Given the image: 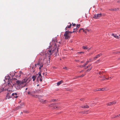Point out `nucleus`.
I'll use <instances>...</instances> for the list:
<instances>
[{"instance_id": "obj_38", "label": "nucleus", "mask_w": 120, "mask_h": 120, "mask_svg": "<svg viewBox=\"0 0 120 120\" xmlns=\"http://www.w3.org/2000/svg\"><path fill=\"white\" fill-rule=\"evenodd\" d=\"M20 105H24V103H21Z\"/></svg>"}, {"instance_id": "obj_54", "label": "nucleus", "mask_w": 120, "mask_h": 120, "mask_svg": "<svg viewBox=\"0 0 120 120\" xmlns=\"http://www.w3.org/2000/svg\"><path fill=\"white\" fill-rule=\"evenodd\" d=\"M80 29L81 30H83V29L82 28H80Z\"/></svg>"}, {"instance_id": "obj_60", "label": "nucleus", "mask_w": 120, "mask_h": 120, "mask_svg": "<svg viewBox=\"0 0 120 120\" xmlns=\"http://www.w3.org/2000/svg\"><path fill=\"white\" fill-rule=\"evenodd\" d=\"M87 112V111H86V112ZM86 112L85 111L83 113H86Z\"/></svg>"}, {"instance_id": "obj_52", "label": "nucleus", "mask_w": 120, "mask_h": 120, "mask_svg": "<svg viewBox=\"0 0 120 120\" xmlns=\"http://www.w3.org/2000/svg\"><path fill=\"white\" fill-rule=\"evenodd\" d=\"M112 78V77H110V78L111 79Z\"/></svg>"}, {"instance_id": "obj_2", "label": "nucleus", "mask_w": 120, "mask_h": 120, "mask_svg": "<svg viewBox=\"0 0 120 120\" xmlns=\"http://www.w3.org/2000/svg\"><path fill=\"white\" fill-rule=\"evenodd\" d=\"M9 79H7L6 80L8 81V86L10 87V88L11 89L13 90L15 89V88L16 89H18L20 88H22L24 87L26 85L25 83L27 82V79H24L22 81L18 80L16 81L17 85L18 86L17 87H16V85H13V86L11 85V82L10 80L9 81Z\"/></svg>"}, {"instance_id": "obj_58", "label": "nucleus", "mask_w": 120, "mask_h": 120, "mask_svg": "<svg viewBox=\"0 0 120 120\" xmlns=\"http://www.w3.org/2000/svg\"><path fill=\"white\" fill-rule=\"evenodd\" d=\"M37 65V64H36L35 65V67H36V65Z\"/></svg>"}, {"instance_id": "obj_9", "label": "nucleus", "mask_w": 120, "mask_h": 120, "mask_svg": "<svg viewBox=\"0 0 120 120\" xmlns=\"http://www.w3.org/2000/svg\"><path fill=\"white\" fill-rule=\"evenodd\" d=\"M81 107L82 108H89V106L88 105H84L81 106Z\"/></svg>"}, {"instance_id": "obj_15", "label": "nucleus", "mask_w": 120, "mask_h": 120, "mask_svg": "<svg viewBox=\"0 0 120 120\" xmlns=\"http://www.w3.org/2000/svg\"><path fill=\"white\" fill-rule=\"evenodd\" d=\"M37 76L35 75H33L32 77V79H33V81H34L35 80V79L36 78Z\"/></svg>"}, {"instance_id": "obj_37", "label": "nucleus", "mask_w": 120, "mask_h": 120, "mask_svg": "<svg viewBox=\"0 0 120 120\" xmlns=\"http://www.w3.org/2000/svg\"><path fill=\"white\" fill-rule=\"evenodd\" d=\"M78 28H77V27H76V28H74V31H75L76 30H78Z\"/></svg>"}, {"instance_id": "obj_12", "label": "nucleus", "mask_w": 120, "mask_h": 120, "mask_svg": "<svg viewBox=\"0 0 120 120\" xmlns=\"http://www.w3.org/2000/svg\"><path fill=\"white\" fill-rule=\"evenodd\" d=\"M40 92V90L39 89H38L36 90L34 92V93H39Z\"/></svg>"}, {"instance_id": "obj_46", "label": "nucleus", "mask_w": 120, "mask_h": 120, "mask_svg": "<svg viewBox=\"0 0 120 120\" xmlns=\"http://www.w3.org/2000/svg\"><path fill=\"white\" fill-rule=\"evenodd\" d=\"M76 25V24L75 23H74L73 24L72 26H75Z\"/></svg>"}, {"instance_id": "obj_55", "label": "nucleus", "mask_w": 120, "mask_h": 120, "mask_svg": "<svg viewBox=\"0 0 120 120\" xmlns=\"http://www.w3.org/2000/svg\"><path fill=\"white\" fill-rule=\"evenodd\" d=\"M81 63H84V62H83V61H81Z\"/></svg>"}, {"instance_id": "obj_42", "label": "nucleus", "mask_w": 120, "mask_h": 120, "mask_svg": "<svg viewBox=\"0 0 120 120\" xmlns=\"http://www.w3.org/2000/svg\"><path fill=\"white\" fill-rule=\"evenodd\" d=\"M101 73L102 72H99L97 74H101Z\"/></svg>"}, {"instance_id": "obj_41", "label": "nucleus", "mask_w": 120, "mask_h": 120, "mask_svg": "<svg viewBox=\"0 0 120 120\" xmlns=\"http://www.w3.org/2000/svg\"><path fill=\"white\" fill-rule=\"evenodd\" d=\"M63 68L64 69H65L66 70L67 69V67H64Z\"/></svg>"}, {"instance_id": "obj_34", "label": "nucleus", "mask_w": 120, "mask_h": 120, "mask_svg": "<svg viewBox=\"0 0 120 120\" xmlns=\"http://www.w3.org/2000/svg\"><path fill=\"white\" fill-rule=\"evenodd\" d=\"M23 112H25V113H29V112H28V111H24Z\"/></svg>"}, {"instance_id": "obj_4", "label": "nucleus", "mask_w": 120, "mask_h": 120, "mask_svg": "<svg viewBox=\"0 0 120 120\" xmlns=\"http://www.w3.org/2000/svg\"><path fill=\"white\" fill-rule=\"evenodd\" d=\"M101 13L95 14L93 18L95 19H98L101 17Z\"/></svg>"}, {"instance_id": "obj_50", "label": "nucleus", "mask_w": 120, "mask_h": 120, "mask_svg": "<svg viewBox=\"0 0 120 120\" xmlns=\"http://www.w3.org/2000/svg\"><path fill=\"white\" fill-rule=\"evenodd\" d=\"M42 79H41V78H40V80L41 82L42 81Z\"/></svg>"}, {"instance_id": "obj_47", "label": "nucleus", "mask_w": 120, "mask_h": 120, "mask_svg": "<svg viewBox=\"0 0 120 120\" xmlns=\"http://www.w3.org/2000/svg\"><path fill=\"white\" fill-rule=\"evenodd\" d=\"M109 79V78H105V79H102V80H105V79Z\"/></svg>"}, {"instance_id": "obj_21", "label": "nucleus", "mask_w": 120, "mask_h": 120, "mask_svg": "<svg viewBox=\"0 0 120 120\" xmlns=\"http://www.w3.org/2000/svg\"><path fill=\"white\" fill-rule=\"evenodd\" d=\"M108 106H111L112 105L111 102H109L107 104Z\"/></svg>"}, {"instance_id": "obj_3", "label": "nucleus", "mask_w": 120, "mask_h": 120, "mask_svg": "<svg viewBox=\"0 0 120 120\" xmlns=\"http://www.w3.org/2000/svg\"><path fill=\"white\" fill-rule=\"evenodd\" d=\"M69 32L67 31L65 33L64 36L65 37V38L66 39H67L70 38V36H69Z\"/></svg>"}, {"instance_id": "obj_13", "label": "nucleus", "mask_w": 120, "mask_h": 120, "mask_svg": "<svg viewBox=\"0 0 120 120\" xmlns=\"http://www.w3.org/2000/svg\"><path fill=\"white\" fill-rule=\"evenodd\" d=\"M68 23L70 24V25L69 26H67V27H66L65 28L66 30H67V28H70L71 27V24L70 23Z\"/></svg>"}, {"instance_id": "obj_26", "label": "nucleus", "mask_w": 120, "mask_h": 120, "mask_svg": "<svg viewBox=\"0 0 120 120\" xmlns=\"http://www.w3.org/2000/svg\"><path fill=\"white\" fill-rule=\"evenodd\" d=\"M27 94L28 95H31L30 94H32V92H31L30 91H29L28 92Z\"/></svg>"}, {"instance_id": "obj_40", "label": "nucleus", "mask_w": 120, "mask_h": 120, "mask_svg": "<svg viewBox=\"0 0 120 120\" xmlns=\"http://www.w3.org/2000/svg\"><path fill=\"white\" fill-rule=\"evenodd\" d=\"M78 53L81 54V53H84V52H78Z\"/></svg>"}, {"instance_id": "obj_61", "label": "nucleus", "mask_w": 120, "mask_h": 120, "mask_svg": "<svg viewBox=\"0 0 120 120\" xmlns=\"http://www.w3.org/2000/svg\"><path fill=\"white\" fill-rule=\"evenodd\" d=\"M100 77H101V78H102L103 77V76H101Z\"/></svg>"}, {"instance_id": "obj_8", "label": "nucleus", "mask_w": 120, "mask_h": 120, "mask_svg": "<svg viewBox=\"0 0 120 120\" xmlns=\"http://www.w3.org/2000/svg\"><path fill=\"white\" fill-rule=\"evenodd\" d=\"M17 94L16 93H13L12 94V95L14 96V97L16 98L18 97V96H17Z\"/></svg>"}, {"instance_id": "obj_45", "label": "nucleus", "mask_w": 120, "mask_h": 120, "mask_svg": "<svg viewBox=\"0 0 120 120\" xmlns=\"http://www.w3.org/2000/svg\"><path fill=\"white\" fill-rule=\"evenodd\" d=\"M83 71V70H82L80 71H79V72L80 73L82 72Z\"/></svg>"}, {"instance_id": "obj_6", "label": "nucleus", "mask_w": 120, "mask_h": 120, "mask_svg": "<svg viewBox=\"0 0 120 120\" xmlns=\"http://www.w3.org/2000/svg\"><path fill=\"white\" fill-rule=\"evenodd\" d=\"M30 95L32 96L33 97L35 98H40L41 97V96H39L37 95L32 94H31Z\"/></svg>"}, {"instance_id": "obj_56", "label": "nucleus", "mask_w": 120, "mask_h": 120, "mask_svg": "<svg viewBox=\"0 0 120 120\" xmlns=\"http://www.w3.org/2000/svg\"><path fill=\"white\" fill-rule=\"evenodd\" d=\"M103 77L104 78H105V75H104Z\"/></svg>"}, {"instance_id": "obj_32", "label": "nucleus", "mask_w": 120, "mask_h": 120, "mask_svg": "<svg viewBox=\"0 0 120 120\" xmlns=\"http://www.w3.org/2000/svg\"><path fill=\"white\" fill-rule=\"evenodd\" d=\"M100 89H99L98 90L96 89V90H94V91H100Z\"/></svg>"}, {"instance_id": "obj_7", "label": "nucleus", "mask_w": 120, "mask_h": 120, "mask_svg": "<svg viewBox=\"0 0 120 120\" xmlns=\"http://www.w3.org/2000/svg\"><path fill=\"white\" fill-rule=\"evenodd\" d=\"M102 55V54L101 53L97 55L96 56L94 57V60H96L97 58L101 56V55Z\"/></svg>"}, {"instance_id": "obj_18", "label": "nucleus", "mask_w": 120, "mask_h": 120, "mask_svg": "<svg viewBox=\"0 0 120 120\" xmlns=\"http://www.w3.org/2000/svg\"><path fill=\"white\" fill-rule=\"evenodd\" d=\"M22 108V107L21 106H18L17 107L16 109H15L16 110H17V109H21V108Z\"/></svg>"}, {"instance_id": "obj_1", "label": "nucleus", "mask_w": 120, "mask_h": 120, "mask_svg": "<svg viewBox=\"0 0 120 120\" xmlns=\"http://www.w3.org/2000/svg\"><path fill=\"white\" fill-rule=\"evenodd\" d=\"M52 41V42H51L50 45H51V46L52 47L54 46V48L51 50L48 51L47 53L48 54L49 56H50L53 53H55L56 56L58 55V47H59V43L57 42L56 38H53Z\"/></svg>"}, {"instance_id": "obj_10", "label": "nucleus", "mask_w": 120, "mask_h": 120, "mask_svg": "<svg viewBox=\"0 0 120 120\" xmlns=\"http://www.w3.org/2000/svg\"><path fill=\"white\" fill-rule=\"evenodd\" d=\"M112 35L115 38H116L118 39H119V37L116 34H112Z\"/></svg>"}, {"instance_id": "obj_11", "label": "nucleus", "mask_w": 120, "mask_h": 120, "mask_svg": "<svg viewBox=\"0 0 120 120\" xmlns=\"http://www.w3.org/2000/svg\"><path fill=\"white\" fill-rule=\"evenodd\" d=\"M63 82V81L62 80H61L58 82L57 83V86H59L61 83Z\"/></svg>"}, {"instance_id": "obj_29", "label": "nucleus", "mask_w": 120, "mask_h": 120, "mask_svg": "<svg viewBox=\"0 0 120 120\" xmlns=\"http://www.w3.org/2000/svg\"><path fill=\"white\" fill-rule=\"evenodd\" d=\"M105 90V89L104 88H102L101 89H100V91H104Z\"/></svg>"}, {"instance_id": "obj_43", "label": "nucleus", "mask_w": 120, "mask_h": 120, "mask_svg": "<svg viewBox=\"0 0 120 120\" xmlns=\"http://www.w3.org/2000/svg\"><path fill=\"white\" fill-rule=\"evenodd\" d=\"M93 54V52H92L91 53H89V55H90V56L91 55Z\"/></svg>"}, {"instance_id": "obj_14", "label": "nucleus", "mask_w": 120, "mask_h": 120, "mask_svg": "<svg viewBox=\"0 0 120 120\" xmlns=\"http://www.w3.org/2000/svg\"><path fill=\"white\" fill-rule=\"evenodd\" d=\"M46 100H44L43 99H41L40 100V101L41 102L43 103H45L46 102Z\"/></svg>"}, {"instance_id": "obj_17", "label": "nucleus", "mask_w": 120, "mask_h": 120, "mask_svg": "<svg viewBox=\"0 0 120 120\" xmlns=\"http://www.w3.org/2000/svg\"><path fill=\"white\" fill-rule=\"evenodd\" d=\"M92 68V66L91 67V68H88L86 72H89Z\"/></svg>"}, {"instance_id": "obj_24", "label": "nucleus", "mask_w": 120, "mask_h": 120, "mask_svg": "<svg viewBox=\"0 0 120 120\" xmlns=\"http://www.w3.org/2000/svg\"><path fill=\"white\" fill-rule=\"evenodd\" d=\"M7 97L8 99H9V98H11V96H8V94L7 96Z\"/></svg>"}, {"instance_id": "obj_49", "label": "nucleus", "mask_w": 120, "mask_h": 120, "mask_svg": "<svg viewBox=\"0 0 120 120\" xmlns=\"http://www.w3.org/2000/svg\"><path fill=\"white\" fill-rule=\"evenodd\" d=\"M99 60H97V61H96V62H99Z\"/></svg>"}, {"instance_id": "obj_39", "label": "nucleus", "mask_w": 120, "mask_h": 120, "mask_svg": "<svg viewBox=\"0 0 120 120\" xmlns=\"http://www.w3.org/2000/svg\"><path fill=\"white\" fill-rule=\"evenodd\" d=\"M120 116V114H119V115H117V116H115V117H114V118H115V117H116L117 116Z\"/></svg>"}, {"instance_id": "obj_36", "label": "nucleus", "mask_w": 120, "mask_h": 120, "mask_svg": "<svg viewBox=\"0 0 120 120\" xmlns=\"http://www.w3.org/2000/svg\"><path fill=\"white\" fill-rule=\"evenodd\" d=\"M55 100H56L54 99H53L51 100L50 101H51V102H53L54 101H55Z\"/></svg>"}, {"instance_id": "obj_35", "label": "nucleus", "mask_w": 120, "mask_h": 120, "mask_svg": "<svg viewBox=\"0 0 120 120\" xmlns=\"http://www.w3.org/2000/svg\"><path fill=\"white\" fill-rule=\"evenodd\" d=\"M68 32H69V33H72L73 32H76V31L75 30L73 31V32H71L70 31H68Z\"/></svg>"}, {"instance_id": "obj_33", "label": "nucleus", "mask_w": 120, "mask_h": 120, "mask_svg": "<svg viewBox=\"0 0 120 120\" xmlns=\"http://www.w3.org/2000/svg\"><path fill=\"white\" fill-rule=\"evenodd\" d=\"M42 67H43V66L42 65H41V67H39V69L40 70L41 69V68Z\"/></svg>"}, {"instance_id": "obj_62", "label": "nucleus", "mask_w": 120, "mask_h": 120, "mask_svg": "<svg viewBox=\"0 0 120 120\" xmlns=\"http://www.w3.org/2000/svg\"><path fill=\"white\" fill-rule=\"evenodd\" d=\"M39 85H37V86H39Z\"/></svg>"}, {"instance_id": "obj_57", "label": "nucleus", "mask_w": 120, "mask_h": 120, "mask_svg": "<svg viewBox=\"0 0 120 120\" xmlns=\"http://www.w3.org/2000/svg\"><path fill=\"white\" fill-rule=\"evenodd\" d=\"M27 89H28V88H26V89H25V90H27Z\"/></svg>"}, {"instance_id": "obj_53", "label": "nucleus", "mask_w": 120, "mask_h": 120, "mask_svg": "<svg viewBox=\"0 0 120 120\" xmlns=\"http://www.w3.org/2000/svg\"><path fill=\"white\" fill-rule=\"evenodd\" d=\"M80 31H81V30L80 29H79V32H80Z\"/></svg>"}, {"instance_id": "obj_23", "label": "nucleus", "mask_w": 120, "mask_h": 120, "mask_svg": "<svg viewBox=\"0 0 120 120\" xmlns=\"http://www.w3.org/2000/svg\"><path fill=\"white\" fill-rule=\"evenodd\" d=\"M91 65V64H89L87 66L86 68H85V69H86L87 68H89L90 67Z\"/></svg>"}, {"instance_id": "obj_25", "label": "nucleus", "mask_w": 120, "mask_h": 120, "mask_svg": "<svg viewBox=\"0 0 120 120\" xmlns=\"http://www.w3.org/2000/svg\"><path fill=\"white\" fill-rule=\"evenodd\" d=\"M82 48L84 49H88V48L87 47L85 46H83Z\"/></svg>"}, {"instance_id": "obj_44", "label": "nucleus", "mask_w": 120, "mask_h": 120, "mask_svg": "<svg viewBox=\"0 0 120 120\" xmlns=\"http://www.w3.org/2000/svg\"><path fill=\"white\" fill-rule=\"evenodd\" d=\"M113 10V9H109V10H110V11H114V10Z\"/></svg>"}, {"instance_id": "obj_30", "label": "nucleus", "mask_w": 120, "mask_h": 120, "mask_svg": "<svg viewBox=\"0 0 120 120\" xmlns=\"http://www.w3.org/2000/svg\"><path fill=\"white\" fill-rule=\"evenodd\" d=\"M80 26V24H77V28H79Z\"/></svg>"}, {"instance_id": "obj_64", "label": "nucleus", "mask_w": 120, "mask_h": 120, "mask_svg": "<svg viewBox=\"0 0 120 120\" xmlns=\"http://www.w3.org/2000/svg\"><path fill=\"white\" fill-rule=\"evenodd\" d=\"M74 23H72V24L73 25V24Z\"/></svg>"}, {"instance_id": "obj_48", "label": "nucleus", "mask_w": 120, "mask_h": 120, "mask_svg": "<svg viewBox=\"0 0 120 120\" xmlns=\"http://www.w3.org/2000/svg\"><path fill=\"white\" fill-rule=\"evenodd\" d=\"M83 99H84L83 98H81V99H80V100L81 101H83Z\"/></svg>"}, {"instance_id": "obj_31", "label": "nucleus", "mask_w": 120, "mask_h": 120, "mask_svg": "<svg viewBox=\"0 0 120 120\" xmlns=\"http://www.w3.org/2000/svg\"><path fill=\"white\" fill-rule=\"evenodd\" d=\"M119 9L118 8H113V10H114V11H116L117 10H118Z\"/></svg>"}, {"instance_id": "obj_16", "label": "nucleus", "mask_w": 120, "mask_h": 120, "mask_svg": "<svg viewBox=\"0 0 120 120\" xmlns=\"http://www.w3.org/2000/svg\"><path fill=\"white\" fill-rule=\"evenodd\" d=\"M92 60L91 59H90L89 60L87 61L86 62V64H88V63L90 62Z\"/></svg>"}, {"instance_id": "obj_51", "label": "nucleus", "mask_w": 120, "mask_h": 120, "mask_svg": "<svg viewBox=\"0 0 120 120\" xmlns=\"http://www.w3.org/2000/svg\"><path fill=\"white\" fill-rule=\"evenodd\" d=\"M34 91H33V92H32V94H34Z\"/></svg>"}, {"instance_id": "obj_59", "label": "nucleus", "mask_w": 120, "mask_h": 120, "mask_svg": "<svg viewBox=\"0 0 120 120\" xmlns=\"http://www.w3.org/2000/svg\"><path fill=\"white\" fill-rule=\"evenodd\" d=\"M120 38V35H119V38Z\"/></svg>"}, {"instance_id": "obj_20", "label": "nucleus", "mask_w": 120, "mask_h": 120, "mask_svg": "<svg viewBox=\"0 0 120 120\" xmlns=\"http://www.w3.org/2000/svg\"><path fill=\"white\" fill-rule=\"evenodd\" d=\"M87 64H86V63H85V64H84L83 65H80L79 66L81 68H82L84 67H85V66Z\"/></svg>"}, {"instance_id": "obj_63", "label": "nucleus", "mask_w": 120, "mask_h": 120, "mask_svg": "<svg viewBox=\"0 0 120 120\" xmlns=\"http://www.w3.org/2000/svg\"><path fill=\"white\" fill-rule=\"evenodd\" d=\"M83 31L85 32L84 31V30H83Z\"/></svg>"}, {"instance_id": "obj_5", "label": "nucleus", "mask_w": 120, "mask_h": 120, "mask_svg": "<svg viewBox=\"0 0 120 120\" xmlns=\"http://www.w3.org/2000/svg\"><path fill=\"white\" fill-rule=\"evenodd\" d=\"M41 59H40L38 61L37 64V65H39L40 66V67H41V65H42L43 66V63L41 62Z\"/></svg>"}, {"instance_id": "obj_27", "label": "nucleus", "mask_w": 120, "mask_h": 120, "mask_svg": "<svg viewBox=\"0 0 120 120\" xmlns=\"http://www.w3.org/2000/svg\"><path fill=\"white\" fill-rule=\"evenodd\" d=\"M111 102L112 104V105L115 104L116 103V101H114L112 102Z\"/></svg>"}, {"instance_id": "obj_28", "label": "nucleus", "mask_w": 120, "mask_h": 120, "mask_svg": "<svg viewBox=\"0 0 120 120\" xmlns=\"http://www.w3.org/2000/svg\"><path fill=\"white\" fill-rule=\"evenodd\" d=\"M38 74H39V75L38 77H42L41 75V73L40 72H39Z\"/></svg>"}, {"instance_id": "obj_19", "label": "nucleus", "mask_w": 120, "mask_h": 120, "mask_svg": "<svg viewBox=\"0 0 120 120\" xmlns=\"http://www.w3.org/2000/svg\"><path fill=\"white\" fill-rule=\"evenodd\" d=\"M23 73L21 71H20L19 72V75L18 76V77H20L21 76V74H23Z\"/></svg>"}, {"instance_id": "obj_22", "label": "nucleus", "mask_w": 120, "mask_h": 120, "mask_svg": "<svg viewBox=\"0 0 120 120\" xmlns=\"http://www.w3.org/2000/svg\"><path fill=\"white\" fill-rule=\"evenodd\" d=\"M85 75V74H82V75H80V76H78L77 77H76V78H78L79 77H82L83 76H84Z\"/></svg>"}]
</instances>
